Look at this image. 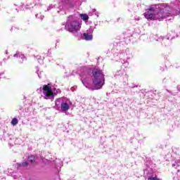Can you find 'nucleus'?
Masks as SVG:
<instances>
[{
    "label": "nucleus",
    "instance_id": "obj_7",
    "mask_svg": "<svg viewBox=\"0 0 180 180\" xmlns=\"http://www.w3.org/2000/svg\"><path fill=\"white\" fill-rule=\"evenodd\" d=\"M13 57H17L18 58H20V62H22V61H23V60H25V55H23V54H22V53H20L19 52L16 53L13 56Z\"/></svg>",
    "mask_w": 180,
    "mask_h": 180
},
{
    "label": "nucleus",
    "instance_id": "obj_18",
    "mask_svg": "<svg viewBox=\"0 0 180 180\" xmlns=\"http://www.w3.org/2000/svg\"><path fill=\"white\" fill-rule=\"evenodd\" d=\"M124 67H127L129 65V62H124Z\"/></svg>",
    "mask_w": 180,
    "mask_h": 180
},
{
    "label": "nucleus",
    "instance_id": "obj_12",
    "mask_svg": "<svg viewBox=\"0 0 180 180\" xmlns=\"http://www.w3.org/2000/svg\"><path fill=\"white\" fill-rule=\"evenodd\" d=\"M35 16L37 19H40L41 20H43V19H44V15H41L40 14H37Z\"/></svg>",
    "mask_w": 180,
    "mask_h": 180
},
{
    "label": "nucleus",
    "instance_id": "obj_16",
    "mask_svg": "<svg viewBox=\"0 0 180 180\" xmlns=\"http://www.w3.org/2000/svg\"><path fill=\"white\" fill-rule=\"evenodd\" d=\"M176 167H179L180 166V160H176Z\"/></svg>",
    "mask_w": 180,
    "mask_h": 180
},
{
    "label": "nucleus",
    "instance_id": "obj_17",
    "mask_svg": "<svg viewBox=\"0 0 180 180\" xmlns=\"http://www.w3.org/2000/svg\"><path fill=\"white\" fill-rule=\"evenodd\" d=\"M39 78H41V72H37Z\"/></svg>",
    "mask_w": 180,
    "mask_h": 180
},
{
    "label": "nucleus",
    "instance_id": "obj_9",
    "mask_svg": "<svg viewBox=\"0 0 180 180\" xmlns=\"http://www.w3.org/2000/svg\"><path fill=\"white\" fill-rule=\"evenodd\" d=\"M28 161L29 162H31V164H33V162H34V156L33 155L29 156Z\"/></svg>",
    "mask_w": 180,
    "mask_h": 180
},
{
    "label": "nucleus",
    "instance_id": "obj_6",
    "mask_svg": "<svg viewBox=\"0 0 180 180\" xmlns=\"http://www.w3.org/2000/svg\"><path fill=\"white\" fill-rule=\"evenodd\" d=\"M83 39H84V40H92L93 37L91 34L88 33V32H85L83 34Z\"/></svg>",
    "mask_w": 180,
    "mask_h": 180
},
{
    "label": "nucleus",
    "instance_id": "obj_14",
    "mask_svg": "<svg viewBox=\"0 0 180 180\" xmlns=\"http://www.w3.org/2000/svg\"><path fill=\"white\" fill-rule=\"evenodd\" d=\"M55 6H54V5H50L49 7H48V8H47V11H50V9H52L53 8H55Z\"/></svg>",
    "mask_w": 180,
    "mask_h": 180
},
{
    "label": "nucleus",
    "instance_id": "obj_20",
    "mask_svg": "<svg viewBox=\"0 0 180 180\" xmlns=\"http://www.w3.org/2000/svg\"><path fill=\"white\" fill-rule=\"evenodd\" d=\"M95 15H96L97 16H98V13H96Z\"/></svg>",
    "mask_w": 180,
    "mask_h": 180
},
{
    "label": "nucleus",
    "instance_id": "obj_2",
    "mask_svg": "<svg viewBox=\"0 0 180 180\" xmlns=\"http://www.w3.org/2000/svg\"><path fill=\"white\" fill-rule=\"evenodd\" d=\"M171 12V7L167 4H153L150 6L144 13L146 19L148 20H164L169 16Z\"/></svg>",
    "mask_w": 180,
    "mask_h": 180
},
{
    "label": "nucleus",
    "instance_id": "obj_11",
    "mask_svg": "<svg viewBox=\"0 0 180 180\" xmlns=\"http://www.w3.org/2000/svg\"><path fill=\"white\" fill-rule=\"evenodd\" d=\"M17 124H18V119L13 118L11 121V124H13V126H16Z\"/></svg>",
    "mask_w": 180,
    "mask_h": 180
},
{
    "label": "nucleus",
    "instance_id": "obj_8",
    "mask_svg": "<svg viewBox=\"0 0 180 180\" xmlns=\"http://www.w3.org/2000/svg\"><path fill=\"white\" fill-rule=\"evenodd\" d=\"M80 18H82L83 20H88L89 19V17L86 14H81Z\"/></svg>",
    "mask_w": 180,
    "mask_h": 180
},
{
    "label": "nucleus",
    "instance_id": "obj_13",
    "mask_svg": "<svg viewBox=\"0 0 180 180\" xmlns=\"http://www.w3.org/2000/svg\"><path fill=\"white\" fill-rule=\"evenodd\" d=\"M158 178L157 176H150L148 180H158Z\"/></svg>",
    "mask_w": 180,
    "mask_h": 180
},
{
    "label": "nucleus",
    "instance_id": "obj_3",
    "mask_svg": "<svg viewBox=\"0 0 180 180\" xmlns=\"http://www.w3.org/2000/svg\"><path fill=\"white\" fill-rule=\"evenodd\" d=\"M65 27L69 32L73 33L75 36H78V32H79V29H81V25L77 20V16L70 15L68 18Z\"/></svg>",
    "mask_w": 180,
    "mask_h": 180
},
{
    "label": "nucleus",
    "instance_id": "obj_15",
    "mask_svg": "<svg viewBox=\"0 0 180 180\" xmlns=\"http://www.w3.org/2000/svg\"><path fill=\"white\" fill-rule=\"evenodd\" d=\"M172 167H173L174 168H178V167H179V166H176V162H175V163H173V164H172Z\"/></svg>",
    "mask_w": 180,
    "mask_h": 180
},
{
    "label": "nucleus",
    "instance_id": "obj_19",
    "mask_svg": "<svg viewBox=\"0 0 180 180\" xmlns=\"http://www.w3.org/2000/svg\"><path fill=\"white\" fill-rule=\"evenodd\" d=\"M177 89H178V91H180V86H177Z\"/></svg>",
    "mask_w": 180,
    "mask_h": 180
},
{
    "label": "nucleus",
    "instance_id": "obj_5",
    "mask_svg": "<svg viewBox=\"0 0 180 180\" xmlns=\"http://www.w3.org/2000/svg\"><path fill=\"white\" fill-rule=\"evenodd\" d=\"M60 109L63 112H67L70 109V105L65 102H62L60 103Z\"/></svg>",
    "mask_w": 180,
    "mask_h": 180
},
{
    "label": "nucleus",
    "instance_id": "obj_1",
    "mask_svg": "<svg viewBox=\"0 0 180 180\" xmlns=\"http://www.w3.org/2000/svg\"><path fill=\"white\" fill-rule=\"evenodd\" d=\"M81 81L84 86L90 91L101 89L103 85H105V75L101 69L95 68L92 71V75H89V72L86 71L81 74ZM91 77L94 86L89 84V78Z\"/></svg>",
    "mask_w": 180,
    "mask_h": 180
},
{
    "label": "nucleus",
    "instance_id": "obj_10",
    "mask_svg": "<svg viewBox=\"0 0 180 180\" xmlns=\"http://www.w3.org/2000/svg\"><path fill=\"white\" fill-rule=\"evenodd\" d=\"M17 165L18 167H27V162H22V163H17Z\"/></svg>",
    "mask_w": 180,
    "mask_h": 180
},
{
    "label": "nucleus",
    "instance_id": "obj_4",
    "mask_svg": "<svg viewBox=\"0 0 180 180\" xmlns=\"http://www.w3.org/2000/svg\"><path fill=\"white\" fill-rule=\"evenodd\" d=\"M44 99H54V96L58 94L56 89L51 88L49 84L44 85L42 88Z\"/></svg>",
    "mask_w": 180,
    "mask_h": 180
}]
</instances>
